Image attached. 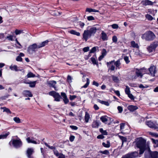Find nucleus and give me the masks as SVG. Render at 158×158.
Wrapping results in <instances>:
<instances>
[{
  "label": "nucleus",
  "instance_id": "obj_1",
  "mask_svg": "<svg viewBox=\"0 0 158 158\" xmlns=\"http://www.w3.org/2000/svg\"><path fill=\"white\" fill-rule=\"evenodd\" d=\"M135 147L139 149V154L143 153L146 148V141L142 137L137 138L135 141Z\"/></svg>",
  "mask_w": 158,
  "mask_h": 158
},
{
  "label": "nucleus",
  "instance_id": "obj_2",
  "mask_svg": "<svg viewBox=\"0 0 158 158\" xmlns=\"http://www.w3.org/2000/svg\"><path fill=\"white\" fill-rule=\"evenodd\" d=\"M156 37L152 31L146 32L142 36V38L147 41H151L154 40Z\"/></svg>",
  "mask_w": 158,
  "mask_h": 158
},
{
  "label": "nucleus",
  "instance_id": "obj_3",
  "mask_svg": "<svg viewBox=\"0 0 158 158\" xmlns=\"http://www.w3.org/2000/svg\"><path fill=\"white\" fill-rule=\"evenodd\" d=\"M139 156L138 152H129L122 156L121 158H137Z\"/></svg>",
  "mask_w": 158,
  "mask_h": 158
},
{
  "label": "nucleus",
  "instance_id": "obj_4",
  "mask_svg": "<svg viewBox=\"0 0 158 158\" xmlns=\"http://www.w3.org/2000/svg\"><path fill=\"white\" fill-rule=\"evenodd\" d=\"M13 146L16 148H18L22 145V143L20 139H12L9 143L10 144L11 143Z\"/></svg>",
  "mask_w": 158,
  "mask_h": 158
},
{
  "label": "nucleus",
  "instance_id": "obj_5",
  "mask_svg": "<svg viewBox=\"0 0 158 158\" xmlns=\"http://www.w3.org/2000/svg\"><path fill=\"white\" fill-rule=\"evenodd\" d=\"M39 48L38 45L36 44H34L30 45L27 48L28 52L31 54H32L34 52H35V49Z\"/></svg>",
  "mask_w": 158,
  "mask_h": 158
},
{
  "label": "nucleus",
  "instance_id": "obj_6",
  "mask_svg": "<svg viewBox=\"0 0 158 158\" xmlns=\"http://www.w3.org/2000/svg\"><path fill=\"white\" fill-rule=\"evenodd\" d=\"M50 95L52 96L55 98V101L57 102L60 101L61 96L59 93L55 91H52L49 93Z\"/></svg>",
  "mask_w": 158,
  "mask_h": 158
},
{
  "label": "nucleus",
  "instance_id": "obj_7",
  "mask_svg": "<svg viewBox=\"0 0 158 158\" xmlns=\"http://www.w3.org/2000/svg\"><path fill=\"white\" fill-rule=\"evenodd\" d=\"M88 30H85L83 34V38L86 41L88 39L92 36Z\"/></svg>",
  "mask_w": 158,
  "mask_h": 158
},
{
  "label": "nucleus",
  "instance_id": "obj_8",
  "mask_svg": "<svg viewBox=\"0 0 158 158\" xmlns=\"http://www.w3.org/2000/svg\"><path fill=\"white\" fill-rule=\"evenodd\" d=\"M125 92L126 94L128 95V97L131 100L134 99V97L133 95L131 93L130 88L128 86H126V88L125 89Z\"/></svg>",
  "mask_w": 158,
  "mask_h": 158
},
{
  "label": "nucleus",
  "instance_id": "obj_9",
  "mask_svg": "<svg viewBox=\"0 0 158 158\" xmlns=\"http://www.w3.org/2000/svg\"><path fill=\"white\" fill-rule=\"evenodd\" d=\"M146 124L149 127L154 129H157L158 128L157 124L154 123L152 122L151 121H148L146 122Z\"/></svg>",
  "mask_w": 158,
  "mask_h": 158
},
{
  "label": "nucleus",
  "instance_id": "obj_10",
  "mask_svg": "<svg viewBox=\"0 0 158 158\" xmlns=\"http://www.w3.org/2000/svg\"><path fill=\"white\" fill-rule=\"evenodd\" d=\"M114 62V60H112L109 62H107L106 63L108 68L111 71H114L115 69V66L113 64Z\"/></svg>",
  "mask_w": 158,
  "mask_h": 158
},
{
  "label": "nucleus",
  "instance_id": "obj_11",
  "mask_svg": "<svg viewBox=\"0 0 158 158\" xmlns=\"http://www.w3.org/2000/svg\"><path fill=\"white\" fill-rule=\"evenodd\" d=\"M156 67L154 66H151L149 69L150 75L152 77L155 76V74L156 73Z\"/></svg>",
  "mask_w": 158,
  "mask_h": 158
},
{
  "label": "nucleus",
  "instance_id": "obj_12",
  "mask_svg": "<svg viewBox=\"0 0 158 158\" xmlns=\"http://www.w3.org/2000/svg\"><path fill=\"white\" fill-rule=\"evenodd\" d=\"M34 152V149L33 148H29L27 151V154L28 158H33L31 155Z\"/></svg>",
  "mask_w": 158,
  "mask_h": 158
},
{
  "label": "nucleus",
  "instance_id": "obj_13",
  "mask_svg": "<svg viewBox=\"0 0 158 158\" xmlns=\"http://www.w3.org/2000/svg\"><path fill=\"white\" fill-rule=\"evenodd\" d=\"M9 68L11 70H15L16 72L22 71L23 70L22 69H20L19 67H17V65H11L10 66Z\"/></svg>",
  "mask_w": 158,
  "mask_h": 158
},
{
  "label": "nucleus",
  "instance_id": "obj_14",
  "mask_svg": "<svg viewBox=\"0 0 158 158\" xmlns=\"http://www.w3.org/2000/svg\"><path fill=\"white\" fill-rule=\"evenodd\" d=\"M97 30V28L95 26H93L88 30L92 36H93L96 33Z\"/></svg>",
  "mask_w": 158,
  "mask_h": 158
},
{
  "label": "nucleus",
  "instance_id": "obj_15",
  "mask_svg": "<svg viewBox=\"0 0 158 158\" xmlns=\"http://www.w3.org/2000/svg\"><path fill=\"white\" fill-rule=\"evenodd\" d=\"M150 157L149 158H157L158 155V152L157 151L150 152Z\"/></svg>",
  "mask_w": 158,
  "mask_h": 158
},
{
  "label": "nucleus",
  "instance_id": "obj_16",
  "mask_svg": "<svg viewBox=\"0 0 158 158\" xmlns=\"http://www.w3.org/2000/svg\"><path fill=\"white\" fill-rule=\"evenodd\" d=\"M142 4L144 6L152 5L153 2L149 0H144L142 1Z\"/></svg>",
  "mask_w": 158,
  "mask_h": 158
},
{
  "label": "nucleus",
  "instance_id": "obj_17",
  "mask_svg": "<svg viewBox=\"0 0 158 158\" xmlns=\"http://www.w3.org/2000/svg\"><path fill=\"white\" fill-rule=\"evenodd\" d=\"M101 38L103 41L107 40H108V37L107 35L103 31H102L101 33Z\"/></svg>",
  "mask_w": 158,
  "mask_h": 158
},
{
  "label": "nucleus",
  "instance_id": "obj_18",
  "mask_svg": "<svg viewBox=\"0 0 158 158\" xmlns=\"http://www.w3.org/2000/svg\"><path fill=\"white\" fill-rule=\"evenodd\" d=\"M56 81H51L48 82V84L51 86L53 87L55 90H57L56 87H55V85L56 84Z\"/></svg>",
  "mask_w": 158,
  "mask_h": 158
},
{
  "label": "nucleus",
  "instance_id": "obj_19",
  "mask_svg": "<svg viewBox=\"0 0 158 158\" xmlns=\"http://www.w3.org/2000/svg\"><path fill=\"white\" fill-rule=\"evenodd\" d=\"M108 117L107 116L104 115L101 116L100 119L103 123H106L108 120Z\"/></svg>",
  "mask_w": 158,
  "mask_h": 158
},
{
  "label": "nucleus",
  "instance_id": "obj_20",
  "mask_svg": "<svg viewBox=\"0 0 158 158\" xmlns=\"http://www.w3.org/2000/svg\"><path fill=\"white\" fill-rule=\"evenodd\" d=\"M128 109L131 111H133L136 110L138 107L136 106L130 105L128 107Z\"/></svg>",
  "mask_w": 158,
  "mask_h": 158
},
{
  "label": "nucleus",
  "instance_id": "obj_21",
  "mask_svg": "<svg viewBox=\"0 0 158 158\" xmlns=\"http://www.w3.org/2000/svg\"><path fill=\"white\" fill-rule=\"evenodd\" d=\"M143 74L141 72V70H138L136 72V76H135L134 78H136V77H140L142 78L143 77Z\"/></svg>",
  "mask_w": 158,
  "mask_h": 158
},
{
  "label": "nucleus",
  "instance_id": "obj_22",
  "mask_svg": "<svg viewBox=\"0 0 158 158\" xmlns=\"http://www.w3.org/2000/svg\"><path fill=\"white\" fill-rule=\"evenodd\" d=\"M99 122L97 121H94L92 123V126L93 128H98L99 125Z\"/></svg>",
  "mask_w": 158,
  "mask_h": 158
},
{
  "label": "nucleus",
  "instance_id": "obj_23",
  "mask_svg": "<svg viewBox=\"0 0 158 158\" xmlns=\"http://www.w3.org/2000/svg\"><path fill=\"white\" fill-rule=\"evenodd\" d=\"M48 42L49 41L47 40L42 42L41 43L39 44V45H38V48H40L44 46L45 45L48 44Z\"/></svg>",
  "mask_w": 158,
  "mask_h": 158
},
{
  "label": "nucleus",
  "instance_id": "obj_24",
  "mask_svg": "<svg viewBox=\"0 0 158 158\" xmlns=\"http://www.w3.org/2000/svg\"><path fill=\"white\" fill-rule=\"evenodd\" d=\"M26 140L28 143H31L36 144L37 143L34 140V138H32L31 139L30 137H28L26 139Z\"/></svg>",
  "mask_w": 158,
  "mask_h": 158
},
{
  "label": "nucleus",
  "instance_id": "obj_25",
  "mask_svg": "<svg viewBox=\"0 0 158 158\" xmlns=\"http://www.w3.org/2000/svg\"><path fill=\"white\" fill-rule=\"evenodd\" d=\"M23 94L26 96H28L29 97H32V95L30 91L24 90L23 92Z\"/></svg>",
  "mask_w": 158,
  "mask_h": 158
},
{
  "label": "nucleus",
  "instance_id": "obj_26",
  "mask_svg": "<svg viewBox=\"0 0 158 158\" xmlns=\"http://www.w3.org/2000/svg\"><path fill=\"white\" fill-rule=\"evenodd\" d=\"M69 32L71 34L75 35L77 36H79L80 35V34L79 32L76 31L74 30H70L69 31Z\"/></svg>",
  "mask_w": 158,
  "mask_h": 158
},
{
  "label": "nucleus",
  "instance_id": "obj_27",
  "mask_svg": "<svg viewBox=\"0 0 158 158\" xmlns=\"http://www.w3.org/2000/svg\"><path fill=\"white\" fill-rule=\"evenodd\" d=\"M97 50L99 51V48L98 46H95L93 47L91 50H90L89 53H94Z\"/></svg>",
  "mask_w": 158,
  "mask_h": 158
},
{
  "label": "nucleus",
  "instance_id": "obj_28",
  "mask_svg": "<svg viewBox=\"0 0 158 158\" xmlns=\"http://www.w3.org/2000/svg\"><path fill=\"white\" fill-rule=\"evenodd\" d=\"M102 145L104 147L108 148L110 146V143L109 141H106V142H103Z\"/></svg>",
  "mask_w": 158,
  "mask_h": 158
},
{
  "label": "nucleus",
  "instance_id": "obj_29",
  "mask_svg": "<svg viewBox=\"0 0 158 158\" xmlns=\"http://www.w3.org/2000/svg\"><path fill=\"white\" fill-rule=\"evenodd\" d=\"M90 59L92 62L94 64H96L97 65H98V62L97 60L96 56H95V57H92Z\"/></svg>",
  "mask_w": 158,
  "mask_h": 158
},
{
  "label": "nucleus",
  "instance_id": "obj_30",
  "mask_svg": "<svg viewBox=\"0 0 158 158\" xmlns=\"http://www.w3.org/2000/svg\"><path fill=\"white\" fill-rule=\"evenodd\" d=\"M90 118V116L89 114L87 112H86L85 113V122L86 123H88L89 122V120Z\"/></svg>",
  "mask_w": 158,
  "mask_h": 158
},
{
  "label": "nucleus",
  "instance_id": "obj_31",
  "mask_svg": "<svg viewBox=\"0 0 158 158\" xmlns=\"http://www.w3.org/2000/svg\"><path fill=\"white\" fill-rule=\"evenodd\" d=\"M9 134V132L6 133L5 134H2L0 135V139L6 138Z\"/></svg>",
  "mask_w": 158,
  "mask_h": 158
},
{
  "label": "nucleus",
  "instance_id": "obj_32",
  "mask_svg": "<svg viewBox=\"0 0 158 158\" xmlns=\"http://www.w3.org/2000/svg\"><path fill=\"white\" fill-rule=\"evenodd\" d=\"M36 82V81H30L29 82V86L32 88L34 87L35 86Z\"/></svg>",
  "mask_w": 158,
  "mask_h": 158
},
{
  "label": "nucleus",
  "instance_id": "obj_33",
  "mask_svg": "<svg viewBox=\"0 0 158 158\" xmlns=\"http://www.w3.org/2000/svg\"><path fill=\"white\" fill-rule=\"evenodd\" d=\"M131 46L134 48H138L139 45L135 43L134 41H132L131 42Z\"/></svg>",
  "mask_w": 158,
  "mask_h": 158
},
{
  "label": "nucleus",
  "instance_id": "obj_34",
  "mask_svg": "<svg viewBox=\"0 0 158 158\" xmlns=\"http://www.w3.org/2000/svg\"><path fill=\"white\" fill-rule=\"evenodd\" d=\"M114 65L116 66L117 68H118V69L120 68L119 66H120L121 64L120 63V60H118L115 62L114 61Z\"/></svg>",
  "mask_w": 158,
  "mask_h": 158
},
{
  "label": "nucleus",
  "instance_id": "obj_35",
  "mask_svg": "<svg viewBox=\"0 0 158 158\" xmlns=\"http://www.w3.org/2000/svg\"><path fill=\"white\" fill-rule=\"evenodd\" d=\"M119 137L120 138V139L122 140V146H123V143L124 142H126L127 141V139L125 137H124L123 136H119Z\"/></svg>",
  "mask_w": 158,
  "mask_h": 158
},
{
  "label": "nucleus",
  "instance_id": "obj_36",
  "mask_svg": "<svg viewBox=\"0 0 158 158\" xmlns=\"http://www.w3.org/2000/svg\"><path fill=\"white\" fill-rule=\"evenodd\" d=\"M35 76V75L31 72H29L27 75V78L34 77Z\"/></svg>",
  "mask_w": 158,
  "mask_h": 158
},
{
  "label": "nucleus",
  "instance_id": "obj_37",
  "mask_svg": "<svg viewBox=\"0 0 158 158\" xmlns=\"http://www.w3.org/2000/svg\"><path fill=\"white\" fill-rule=\"evenodd\" d=\"M151 46H153V48H155L158 46V41H155L151 44Z\"/></svg>",
  "mask_w": 158,
  "mask_h": 158
},
{
  "label": "nucleus",
  "instance_id": "obj_38",
  "mask_svg": "<svg viewBox=\"0 0 158 158\" xmlns=\"http://www.w3.org/2000/svg\"><path fill=\"white\" fill-rule=\"evenodd\" d=\"M99 102L102 104L105 105L106 106H109V103L108 102L102 101L100 100H99Z\"/></svg>",
  "mask_w": 158,
  "mask_h": 158
},
{
  "label": "nucleus",
  "instance_id": "obj_39",
  "mask_svg": "<svg viewBox=\"0 0 158 158\" xmlns=\"http://www.w3.org/2000/svg\"><path fill=\"white\" fill-rule=\"evenodd\" d=\"M145 17L149 21H152L153 19V17L150 15L148 14H147L145 15Z\"/></svg>",
  "mask_w": 158,
  "mask_h": 158
},
{
  "label": "nucleus",
  "instance_id": "obj_40",
  "mask_svg": "<svg viewBox=\"0 0 158 158\" xmlns=\"http://www.w3.org/2000/svg\"><path fill=\"white\" fill-rule=\"evenodd\" d=\"M148 51L149 52H151L153 50H155V49L153 48V46H151V44L147 48Z\"/></svg>",
  "mask_w": 158,
  "mask_h": 158
},
{
  "label": "nucleus",
  "instance_id": "obj_41",
  "mask_svg": "<svg viewBox=\"0 0 158 158\" xmlns=\"http://www.w3.org/2000/svg\"><path fill=\"white\" fill-rule=\"evenodd\" d=\"M99 131L102 134V135H107L106 131L104 130L102 128H100L99 129Z\"/></svg>",
  "mask_w": 158,
  "mask_h": 158
},
{
  "label": "nucleus",
  "instance_id": "obj_42",
  "mask_svg": "<svg viewBox=\"0 0 158 158\" xmlns=\"http://www.w3.org/2000/svg\"><path fill=\"white\" fill-rule=\"evenodd\" d=\"M100 153H101L103 154L108 155L110 154V152L108 150H105L104 151H100L99 152Z\"/></svg>",
  "mask_w": 158,
  "mask_h": 158
},
{
  "label": "nucleus",
  "instance_id": "obj_43",
  "mask_svg": "<svg viewBox=\"0 0 158 158\" xmlns=\"http://www.w3.org/2000/svg\"><path fill=\"white\" fill-rule=\"evenodd\" d=\"M13 120L14 121L17 123H20V119L18 117H15L13 118Z\"/></svg>",
  "mask_w": 158,
  "mask_h": 158
},
{
  "label": "nucleus",
  "instance_id": "obj_44",
  "mask_svg": "<svg viewBox=\"0 0 158 158\" xmlns=\"http://www.w3.org/2000/svg\"><path fill=\"white\" fill-rule=\"evenodd\" d=\"M89 80L88 78H87V82L82 87V88H87L88 85H89Z\"/></svg>",
  "mask_w": 158,
  "mask_h": 158
},
{
  "label": "nucleus",
  "instance_id": "obj_45",
  "mask_svg": "<svg viewBox=\"0 0 158 158\" xmlns=\"http://www.w3.org/2000/svg\"><path fill=\"white\" fill-rule=\"evenodd\" d=\"M23 30H18L17 29L15 31V32L16 35L20 34L23 33Z\"/></svg>",
  "mask_w": 158,
  "mask_h": 158
},
{
  "label": "nucleus",
  "instance_id": "obj_46",
  "mask_svg": "<svg viewBox=\"0 0 158 158\" xmlns=\"http://www.w3.org/2000/svg\"><path fill=\"white\" fill-rule=\"evenodd\" d=\"M107 54V52L105 49H103L102 52V55L105 56Z\"/></svg>",
  "mask_w": 158,
  "mask_h": 158
},
{
  "label": "nucleus",
  "instance_id": "obj_47",
  "mask_svg": "<svg viewBox=\"0 0 158 158\" xmlns=\"http://www.w3.org/2000/svg\"><path fill=\"white\" fill-rule=\"evenodd\" d=\"M3 111L4 112H6L8 113H11V111H10V110L5 107H3Z\"/></svg>",
  "mask_w": 158,
  "mask_h": 158
},
{
  "label": "nucleus",
  "instance_id": "obj_48",
  "mask_svg": "<svg viewBox=\"0 0 158 158\" xmlns=\"http://www.w3.org/2000/svg\"><path fill=\"white\" fill-rule=\"evenodd\" d=\"M13 36L12 35H9L6 37V39H7L8 40H10V41H13Z\"/></svg>",
  "mask_w": 158,
  "mask_h": 158
},
{
  "label": "nucleus",
  "instance_id": "obj_49",
  "mask_svg": "<svg viewBox=\"0 0 158 158\" xmlns=\"http://www.w3.org/2000/svg\"><path fill=\"white\" fill-rule=\"evenodd\" d=\"M124 59L127 64H128L130 62L128 57L125 56L124 57Z\"/></svg>",
  "mask_w": 158,
  "mask_h": 158
},
{
  "label": "nucleus",
  "instance_id": "obj_50",
  "mask_svg": "<svg viewBox=\"0 0 158 158\" xmlns=\"http://www.w3.org/2000/svg\"><path fill=\"white\" fill-rule=\"evenodd\" d=\"M111 27L113 29H117L118 28V25L116 24H114L112 25Z\"/></svg>",
  "mask_w": 158,
  "mask_h": 158
},
{
  "label": "nucleus",
  "instance_id": "obj_51",
  "mask_svg": "<svg viewBox=\"0 0 158 158\" xmlns=\"http://www.w3.org/2000/svg\"><path fill=\"white\" fill-rule=\"evenodd\" d=\"M63 101L65 104H67L69 102V100L67 97L63 98Z\"/></svg>",
  "mask_w": 158,
  "mask_h": 158
},
{
  "label": "nucleus",
  "instance_id": "obj_52",
  "mask_svg": "<svg viewBox=\"0 0 158 158\" xmlns=\"http://www.w3.org/2000/svg\"><path fill=\"white\" fill-rule=\"evenodd\" d=\"M87 19L89 21H91L94 20V18L92 16L87 17Z\"/></svg>",
  "mask_w": 158,
  "mask_h": 158
},
{
  "label": "nucleus",
  "instance_id": "obj_53",
  "mask_svg": "<svg viewBox=\"0 0 158 158\" xmlns=\"http://www.w3.org/2000/svg\"><path fill=\"white\" fill-rule=\"evenodd\" d=\"M112 79L115 82H117L118 81V77L114 76H112Z\"/></svg>",
  "mask_w": 158,
  "mask_h": 158
},
{
  "label": "nucleus",
  "instance_id": "obj_54",
  "mask_svg": "<svg viewBox=\"0 0 158 158\" xmlns=\"http://www.w3.org/2000/svg\"><path fill=\"white\" fill-rule=\"evenodd\" d=\"M77 97L76 95H70L69 98H70V99L72 101V100H73V99H75V98H76Z\"/></svg>",
  "mask_w": 158,
  "mask_h": 158
},
{
  "label": "nucleus",
  "instance_id": "obj_55",
  "mask_svg": "<svg viewBox=\"0 0 158 158\" xmlns=\"http://www.w3.org/2000/svg\"><path fill=\"white\" fill-rule=\"evenodd\" d=\"M112 40L114 42L116 43L117 41V38L116 36L114 35L112 37Z\"/></svg>",
  "mask_w": 158,
  "mask_h": 158
},
{
  "label": "nucleus",
  "instance_id": "obj_56",
  "mask_svg": "<svg viewBox=\"0 0 158 158\" xmlns=\"http://www.w3.org/2000/svg\"><path fill=\"white\" fill-rule=\"evenodd\" d=\"M70 127L74 130H77L78 129V127L77 126L73 125L70 126Z\"/></svg>",
  "mask_w": 158,
  "mask_h": 158
},
{
  "label": "nucleus",
  "instance_id": "obj_57",
  "mask_svg": "<svg viewBox=\"0 0 158 158\" xmlns=\"http://www.w3.org/2000/svg\"><path fill=\"white\" fill-rule=\"evenodd\" d=\"M16 60L18 61H22V58L20 56H18L16 58Z\"/></svg>",
  "mask_w": 158,
  "mask_h": 158
},
{
  "label": "nucleus",
  "instance_id": "obj_58",
  "mask_svg": "<svg viewBox=\"0 0 158 158\" xmlns=\"http://www.w3.org/2000/svg\"><path fill=\"white\" fill-rule=\"evenodd\" d=\"M89 50V47H87L84 48H83V51L85 52H88Z\"/></svg>",
  "mask_w": 158,
  "mask_h": 158
},
{
  "label": "nucleus",
  "instance_id": "obj_59",
  "mask_svg": "<svg viewBox=\"0 0 158 158\" xmlns=\"http://www.w3.org/2000/svg\"><path fill=\"white\" fill-rule=\"evenodd\" d=\"M118 110L119 111V112L120 113H121L123 110L122 107L121 106H118L117 107Z\"/></svg>",
  "mask_w": 158,
  "mask_h": 158
},
{
  "label": "nucleus",
  "instance_id": "obj_60",
  "mask_svg": "<svg viewBox=\"0 0 158 158\" xmlns=\"http://www.w3.org/2000/svg\"><path fill=\"white\" fill-rule=\"evenodd\" d=\"M54 153L56 156H58L60 155V154L59 153L58 151L56 150H55L54 151Z\"/></svg>",
  "mask_w": 158,
  "mask_h": 158
},
{
  "label": "nucleus",
  "instance_id": "obj_61",
  "mask_svg": "<svg viewBox=\"0 0 158 158\" xmlns=\"http://www.w3.org/2000/svg\"><path fill=\"white\" fill-rule=\"evenodd\" d=\"M104 138V136L102 135H98L97 136V138L98 139H103Z\"/></svg>",
  "mask_w": 158,
  "mask_h": 158
},
{
  "label": "nucleus",
  "instance_id": "obj_62",
  "mask_svg": "<svg viewBox=\"0 0 158 158\" xmlns=\"http://www.w3.org/2000/svg\"><path fill=\"white\" fill-rule=\"evenodd\" d=\"M75 139V136L73 135H71L70 137L69 140L71 142H73L74 141Z\"/></svg>",
  "mask_w": 158,
  "mask_h": 158
},
{
  "label": "nucleus",
  "instance_id": "obj_63",
  "mask_svg": "<svg viewBox=\"0 0 158 158\" xmlns=\"http://www.w3.org/2000/svg\"><path fill=\"white\" fill-rule=\"evenodd\" d=\"M67 79L68 81L69 82H72V77L71 76L69 75H68L67 77Z\"/></svg>",
  "mask_w": 158,
  "mask_h": 158
},
{
  "label": "nucleus",
  "instance_id": "obj_64",
  "mask_svg": "<svg viewBox=\"0 0 158 158\" xmlns=\"http://www.w3.org/2000/svg\"><path fill=\"white\" fill-rule=\"evenodd\" d=\"M58 158H65V156L63 154L60 153Z\"/></svg>",
  "mask_w": 158,
  "mask_h": 158
}]
</instances>
